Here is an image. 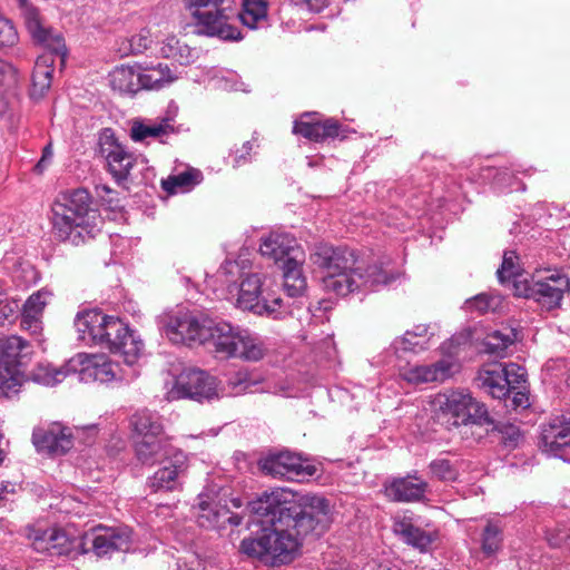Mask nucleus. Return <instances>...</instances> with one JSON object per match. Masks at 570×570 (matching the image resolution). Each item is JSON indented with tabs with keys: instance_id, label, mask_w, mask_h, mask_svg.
Masks as SVG:
<instances>
[{
	"instance_id": "obj_1",
	"label": "nucleus",
	"mask_w": 570,
	"mask_h": 570,
	"mask_svg": "<svg viewBox=\"0 0 570 570\" xmlns=\"http://www.w3.org/2000/svg\"><path fill=\"white\" fill-rule=\"evenodd\" d=\"M249 507L253 513L276 509L299 541L321 538L334 521V508L328 499L314 493L297 495L284 488L263 492Z\"/></svg>"
},
{
	"instance_id": "obj_2",
	"label": "nucleus",
	"mask_w": 570,
	"mask_h": 570,
	"mask_svg": "<svg viewBox=\"0 0 570 570\" xmlns=\"http://www.w3.org/2000/svg\"><path fill=\"white\" fill-rule=\"evenodd\" d=\"M255 514L261 517L262 529L254 537L242 540L240 552L273 566L293 561L298 553L301 541L288 523L276 509Z\"/></svg>"
},
{
	"instance_id": "obj_3",
	"label": "nucleus",
	"mask_w": 570,
	"mask_h": 570,
	"mask_svg": "<svg viewBox=\"0 0 570 570\" xmlns=\"http://www.w3.org/2000/svg\"><path fill=\"white\" fill-rule=\"evenodd\" d=\"M75 326L82 340H89L114 354H119L127 365L135 364L141 354L142 341L118 317L97 309L86 311L77 315Z\"/></svg>"
},
{
	"instance_id": "obj_4",
	"label": "nucleus",
	"mask_w": 570,
	"mask_h": 570,
	"mask_svg": "<svg viewBox=\"0 0 570 570\" xmlns=\"http://www.w3.org/2000/svg\"><path fill=\"white\" fill-rule=\"evenodd\" d=\"M311 261L323 271L322 283L325 291L346 296L362 286L364 275L361 268L355 266L356 258L352 250L318 244L311 255Z\"/></svg>"
},
{
	"instance_id": "obj_5",
	"label": "nucleus",
	"mask_w": 570,
	"mask_h": 570,
	"mask_svg": "<svg viewBox=\"0 0 570 570\" xmlns=\"http://www.w3.org/2000/svg\"><path fill=\"white\" fill-rule=\"evenodd\" d=\"M91 198L83 188L60 194L52 204V224L57 237L78 245L82 240L91 212Z\"/></svg>"
},
{
	"instance_id": "obj_6",
	"label": "nucleus",
	"mask_w": 570,
	"mask_h": 570,
	"mask_svg": "<svg viewBox=\"0 0 570 570\" xmlns=\"http://www.w3.org/2000/svg\"><path fill=\"white\" fill-rule=\"evenodd\" d=\"M208 335L205 344H212L215 353L224 357H238L245 361H258L264 356L263 343L248 330L234 327L226 322H207Z\"/></svg>"
},
{
	"instance_id": "obj_7",
	"label": "nucleus",
	"mask_w": 570,
	"mask_h": 570,
	"mask_svg": "<svg viewBox=\"0 0 570 570\" xmlns=\"http://www.w3.org/2000/svg\"><path fill=\"white\" fill-rule=\"evenodd\" d=\"M186 4L197 20L198 33L223 40L240 38V31L232 23L237 16L234 0H186Z\"/></svg>"
},
{
	"instance_id": "obj_8",
	"label": "nucleus",
	"mask_w": 570,
	"mask_h": 570,
	"mask_svg": "<svg viewBox=\"0 0 570 570\" xmlns=\"http://www.w3.org/2000/svg\"><path fill=\"white\" fill-rule=\"evenodd\" d=\"M436 403L451 426L493 424L487 406L473 397L468 390L445 391L438 395Z\"/></svg>"
},
{
	"instance_id": "obj_9",
	"label": "nucleus",
	"mask_w": 570,
	"mask_h": 570,
	"mask_svg": "<svg viewBox=\"0 0 570 570\" xmlns=\"http://www.w3.org/2000/svg\"><path fill=\"white\" fill-rule=\"evenodd\" d=\"M513 287L517 296L531 298L551 311L559 307L564 294L570 292V279L564 274L552 273L543 277L514 279Z\"/></svg>"
},
{
	"instance_id": "obj_10",
	"label": "nucleus",
	"mask_w": 570,
	"mask_h": 570,
	"mask_svg": "<svg viewBox=\"0 0 570 570\" xmlns=\"http://www.w3.org/2000/svg\"><path fill=\"white\" fill-rule=\"evenodd\" d=\"M131 544V532L127 528L98 525L80 537L81 554L92 553L97 558L110 557L115 552H126Z\"/></svg>"
},
{
	"instance_id": "obj_11",
	"label": "nucleus",
	"mask_w": 570,
	"mask_h": 570,
	"mask_svg": "<svg viewBox=\"0 0 570 570\" xmlns=\"http://www.w3.org/2000/svg\"><path fill=\"white\" fill-rule=\"evenodd\" d=\"M258 465L263 473L276 479L302 480L316 473L315 465L291 451L268 453L259 460Z\"/></svg>"
},
{
	"instance_id": "obj_12",
	"label": "nucleus",
	"mask_w": 570,
	"mask_h": 570,
	"mask_svg": "<svg viewBox=\"0 0 570 570\" xmlns=\"http://www.w3.org/2000/svg\"><path fill=\"white\" fill-rule=\"evenodd\" d=\"M99 153L107 161V170L118 185H124L138 161V156L128 151L120 144L111 129H106L99 137Z\"/></svg>"
},
{
	"instance_id": "obj_13",
	"label": "nucleus",
	"mask_w": 570,
	"mask_h": 570,
	"mask_svg": "<svg viewBox=\"0 0 570 570\" xmlns=\"http://www.w3.org/2000/svg\"><path fill=\"white\" fill-rule=\"evenodd\" d=\"M208 320L209 317L204 314L179 311L167 318L164 332L175 344H205V336L208 335Z\"/></svg>"
},
{
	"instance_id": "obj_14",
	"label": "nucleus",
	"mask_w": 570,
	"mask_h": 570,
	"mask_svg": "<svg viewBox=\"0 0 570 570\" xmlns=\"http://www.w3.org/2000/svg\"><path fill=\"white\" fill-rule=\"evenodd\" d=\"M69 368L78 375L79 381H99L101 383L124 377L119 364L110 361L105 354L79 353L69 360Z\"/></svg>"
},
{
	"instance_id": "obj_15",
	"label": "nucleus",
	"mask_w": 570,
	"mask_h": 570,
	"mask_svg": "<svg viewBox=\"0 0 570 570\" xmlns=\"http://www.w3.org/2000/svg\"><path fill=\"white\" fill-rule=\"evenodd\" d=\"M214 377L196 368L184 370L176 379L174 387L168 392L170 400L188 397L195 400L210 399L215 395Z\"/></svg>"
},
{
	"instance_id": "obj_16",
	"label": "nucleus",
	"mask_w": 570,
	"mask_h": 570,
	"mask_svg": "<svg viewBox=\"0 0 570 570\" xmlns=\"http://www.w3.org/2000/svg\"><path fill=\"white\" fill-rule=\"evenodd\" d=\"M262 286L263 278L259 274H248L239 285L237 306L257 315H273L277 312L281 307L282 298L276 297L268 302L267 297H262Z\"/></svg>"
},
{
	"instance_id": "obj_17",
	"label": "nucleus",
	"mask_w": 570,
	"mask_h": 570,
	"mask_svg": "<svg viewBox=\"0 0 570 570\" xmlns=\"http://www.w3.org/2000/svg\"><path fill=\"white\" fill-rule=\"evenodd\" d=\"M540 449L553 456L570 455V412L553 417L542 426Z\"/></svg>"
},
{
	"instance_id": "obj_18",
	"label": "nucleus",
	"mask_w": 570,
	"mask_h": 570,
	"mask_svg": "<svg viewBox=\"0 0 570 570\" xmlns=\"http://www.w3.org/2000/svg\"><path fill=\"white\" fill-rule=\"evenodd\" d=\"M80 537H71L65 530L50 529L37 535L32 542V548L37 552L49 553L50 556H71L81 554L79 551Z\"/></svg>"
},
{
	"instance_id": "obj_19",
	"label": "nucleus",
	"mask_w": 570,
	"mask_h": 570,
	"mask_svg": "<svg viewBox=\"0 0 570 570\" xmlns=\"http://www.w3.org/2000/svg\"><path fill=\"white\" fill-rule=\"evenodd\" d=\"M174 117L166 116L155 120L134 118L130 120L129 137L139 144H149L150 139L164 142V137L175 132Z\"/></svg>"
},
{
	"instance_id": "obj_20",
	"label": "nucleus",
	"mask_w": 570,
	"mask_h": 570,
	"mask_svg": "<svg viewBox=\"0 0 570 570\" xmlns=\"http://www.w3.org/2000/svg\"><path fill=\"white\" fill-rule=\"evenodd\" d=\"M22 9L26 27L32 39L45 47H49L55 52L60 53L65 50V40L60 33H53L51 29L42 26L39 12L29 6L28 0H17Z\"/></svg>"
},
{
	"instance_id": "obj_21",
	"label": "nucleus",
	"mask_w": 570,
	"mask_h": 570,
	"mask_svg": "<svg viewBox=\"0 0 570 570\" xmlns=\"http://www.w3.org/2000/svg\"><path fill=\"white\" fill-rule=\"evenodd\" d=\"M32 443L38 452L50 455H62L72 446L70 434L59 424L36 428L32 433Z\"/></svg>"
},
{
	"instance_id": "obj_22",
	"label": "nucleus",
	"mask_w": 570,
	"mask_h": 570,
	"mask_svg": "<svg viewBox=\"0 0 570 570\" xmlns=\"http://www.w3.org/2000/svg\"><path fill=\"white\" fill-rule=\"evenodd\" d=\"M180 452L175 449L164 435H155L150 439H136L135 440V454L137 460L145 465H154L156 463H164L169 460L171 455Z\"/></svg>"
},
{
	"instance_id": "obj_23",
	"label": "nucleus",
	"mask_w": 570,
	"mask_h": 570,
	"mask_svg": "<svg viewBox=\"0 0 570 570\" xmlns=\"http://www.w3.org/2000/svg\"><path fill=\"white\" fill-rule=\"evenodd\" d=\"M428 482L414 474L393 479L385 485V494L395 502H414L425 497Z\"/></svg>"
},
{
	"instance_id": "obj_24",
	"label": "nucleus",
	"mask_w": 570,
	"mask_h": 570,
	"mask_svg": "<svg viewBox=\"0 0 570 570\" xmlns=\"http://www.w3.org/2000/svg\"><path fill=\"white\" fill-rule=\"evenodd\" d=\"M463 340V336H453L441 345L444 356L429 364L433 383H443L460 372L456 354Z\"/></svg>"
},
{
	"instance_id": "obj_25",
	"label": "nucleus",
	"mask_w": 570,
	"mask_h": 570,
	"mask_svg": "<svg viewBox=\"0 0 570 570\" xmlns=\"http://www.w3.org/2000/svg\"><path fill=\"white\" fill-rule=\"evenodd\" d=\"M185 462L186 456L181 451L171 455L169 460H165L164 465L149 478V487L154 491H170L176 489L178 478L180 473L185 471Z\"/></svg>"
},
{
	"instance_id": "obj_26",
	"label": "nucleus",
	"mask_w": 570,
	"mask_h": 570,
	"mask_svg": "<svg viewBox=\"0 0 570 570\" xmlns=\"http://www.w3.org/2000/svg\"><path fill=\"white\" fill-rule=\"evenodd\" d=\"M46 48L50 52L38 57L32 72V87L30 95L35 99L42 98L51 86L55 56H59L62 59L66 55V49L63 52L57 53L49 47Z\"/></svg>"
},
{
	"instance_id": "obj_27",
	"label": "nucleus",
	"mask_w": 570,
	"mask_h": 570,
	"mask_svg": "<svg viewBox=\"0 0 570 570\" xmlns=\"http://www.w3.org/2000/svg\"><path fill=\"white\" fill-rule=\"evenodd\" d=\"M296 239L288 234L272 233L263 239L259 252L263 256L284 265L288 257H295Z\"/></svg>"
},
{
	"instance_id": "obj_28",
	"label": "nucleus",
	"mask_w": 570,
	"mask_h": 570,
	"mask_svg": "<svg viewBox=\"0 0 570 570\" xmlns=\"http://www.w3.org/2000/svg\"><path fill=\"white\" fill-rule=\"evenodd\" d=\"M293 132L308 140L321 142L327 138L337 137L341 132V125L332 118L324 121H305L302 119L294 122Z\"/></svg>"
},
{
	"instance_id": "obj_29",
	"label": "nucleus",
	"mask_w": 570,
	"mask_h": 570,
	"mask_svg": "<svg viewBox=\"0 0 570 570\" xmlns=\"http://www.w3.org/2000/svg\"><path fill=\"white\" fill-rule=\"evenodd\" d=\"M507 380L503 365L497 363L482 367L476 376L479 387L499 400L509 396Z\"/></svg>"
},
{
	"instance_id": "obj_30",
	"label": "nucleus",
	"mask_w": 570,
	"mask_h": 570,
	"mask_svg": "<svg viewBox=\"0 0 570 570\" xmlns=\"http://www.w3.org/2000/svg\"><path fill=\"white\" fill-rule=\"evenodd\" d=\"M284 277V289L291 297H301L307 289L306 277L303 274L302 263L296 257H288L281 265Z\"/></svg>"
},
{
	"instance_id": "obj_31",
	"label": "nucleus",
	"mask_w": 570,
	"mask_h": 570,
	"mask_svg": "<svg viewBox=\"0 0 570 570\" xmlns=\"http://www.w3.org/2000/svg\"><path fill=\"white\" fill-rule=\"evenodd\" d=\"M29 353V343L20 336H0V364L17 367Z\"/></svg>"
},
{
	"instance_id": "obj_32",
	"label": "nucleus",
	"mask_w": 570,
	"mask_h": 570,
	"mask_svg": "<svg viewBox=\"0 0 570 570\" xmlns=\"http://www.w3.org/2000/svg\"><path fill=\"white\" fill-rule=\"evenodd\" d=\"M130 425L134 432V439H150L164 433V426L160 417L150 411L144 410L136 412L130 417Z\"/></svg>"
},
{
	"instance_id": "obj_33",
	"label": "nucleus",
	"mask_w": 570,
	"mask_h": 570,
	"mask_svg": "<svg viewBox=\"0 0 570 570\" xmlns=\"http://www.w3.org/2000/svg\"><path fill=\"white\" fill-rule=\"evenodd\" d=\"M142 89H159L175 81L178 76L168 63L146 67L140 70Z\"/></svg>"
},
{
	"instance_id": "obj_34",
	"label": "nucleus",
	"mask_w": 570,
	"mask_h": 570,
	"mask_svg": "<svg viewBox=\"0 0 570 570\" xmlns=\"http://www.w3.org/2000/svg\"><path fill=\"white\" fill-rule=\"evenodd\" d=\"M197 522L205 529H223L226 524L228 509L199 498Z\"/></svg>"
},
{
	"instance_id": "obj_35",
	"label": "nucleus",
	"mask_w": 570,
	"mask_h": 570,
	"mask_svg": "<svg viewBox=\"0 0 570 570\" xmlns=\"http://www.w3.org/2000/svg\"><path fill=\"white\" fill-rule=\"evenodd\" d=\"M110 83L120 92L136 94L142 89L140 70L128 66L118 67L110 73Z\"/></svg>"
},
{
	"instance_id": "obj_36",
	"label": "nucleus",
	"mask_w": 570,
	"mask_h": 570,
	"mask_svg": "<svg viewBox=\"0 0 570 570\" xmlns=\"http://www.w3.org/2000/svg\"><path fill=\"white\" fill-rule=\"evenodd\" d=\"M203 180L202 171L195 168H188L177 175L168 176L161 180V187L168 194L178 191H188Z\"/></svg>"
},
{
	"instance_id": "obj_37",
	"label": "nucleus",
	"mask_w": 570,
	"mask_h": 570,
	"mask_svg": "<svg viewBox=\"0 0 570 570\" xmlns=\"http://www.w3.org/2000/svg\"><path fill=\"white\" fill-rule=\"evenodd\" d=\"M70 374H73V370L69 368V361L60 367L40 363L31 371L30 377L36 383L55 386Z\"/></svg>"
},
{
	"instance_id": "obj_38",
	"label": "nucleus",
	"mask_w": 570,
	"mask_h": 570,
	"mask_svg": "<svg viewBox=\"0 0 570 570\" xmlns=\"http://www.w3.org/2000/svg\"><path fill=\"white\" fill-rule=\"evenodd\" d=\"M237 18L250 29L258 28L266 21L267 4L263 0H244L243 10L240 12L237 10L234 20Z\"/></svg>"
},
{
	"instance_id": "obj_39",
	"label": "nucleus",
	"mask_w": 570,
	"mask_h": 570,
	"mask_svg": "<svg viewBox=\"0 0 570 570\" xmlns=\"http://www.w3.org/2000/svg\"><path fill=\"white\" fill-rule=\"evenodd\" d=\"M503 542V527L498 520H487V523L481 532V550L491 557L495 554L502 547Z\"/></svg>"
},
{
	"instance_id": "obj_40",
	"label": "nucleus",
	"mask_w": 570,
	"mask_h": 570,
	"mask_svg": "<svg viewBox=\"0 0 570 570\" xmlns=\"http://www.w3.org/2000/svg\"><path fill=\"white\" fill-rule=\"evenodd\" d=\"M395 531L407 544L419 549L422 552L426 551L433 542V537L430 532H426L410 522H400L396 525Z\"/></svg>"
},
{
	"instance_id": "obj_41",
	"label": "nucleus",
	"mask_w": 570,
	"mask_h": 570,
	"mask_svg": "<svg viewBox=\"0 0 570 570\" xmlns=\"http://www.w3.org/2000/svg\"><path fill=\"white\" fill-rule=\"evenodd\" d=\"M362 285L371 287L379 285H389L400 277V273L390 268L389 262H382L380 265H372L365 271Z\"/></svg>"
},
{
	"instance_id": "obj_42",
	"label": "nucleus",
	"mask_w": 570,
	"mask_h": 570,
	"mask_svg": "<svg viewBox=\"0 0 570 570\" xmlns=\"http://www.w3.org/2000/svg\"><path fill=\"white\" fill-rule=\"evenodd\" d=\"M160 53L165 58L177 60L180 65L189 63L193 58L191 49L181 43L176 36H168L164 40Z\"/></svg>"
},
{
	"instance_id": "obj_43",
	"label": "nucleus",
	"mask_w": 570,
	"mask_h": 570,
	"mask_svg": "<svg viewBox=\"0 0 570 570\" xmlns=\"http://www.w3.org/2000/svg\"><path fill=\"white\" fill-rule=\"evenodd\" d=\"M514 335L512 331L504 333L502 331H493L484 337L485 352L503 357L505 350L513 343Z\"/></svg>"
},
{
	"instance_id": "obj_44",
	"label": "nucleus",
	"mask_w": 570,
	"mask_h": 570,
	"mask_svg": "<svg viewBox=\"0 0 570 570\" xmlns=\"http://www.w3.org/2000/svg\"><path fill=\"white\" fill-rule=\"evenodd\" d=\"M502 304V297L499 295H491L481 293L464 302V307L468 311H476L481 314L488 312H495Z\"/></svg>"
},
{
	"instance_id": "obj_45",
	"label": "nucleus",
	"mask_w": 570,
	"mask_h": 570,
	"mask_svg": "<svg viewBox=\"0 0 570 570\" xmlns=\"http://www.w3.org/2000/svg\"><path fill=\"white\" fill-rule=\"evenodd\" d=\"M430 472L441 481L453 482L459 476V470L454 463L445 458H438L429 464Z\"/></svg>"
},
{
	"instance_id": "obj_46",
	"label": "nucleus",
	"mask_w": 570,
	"mask_h": 570,
	"mask_svg": "<svg viewBox=\"0 0 570 570\" xmlns=\"http://www.w3.org/2000/svg\"><path fill=\"white\" fill-rule=\"evenodd\" d=\"M490 425L492 426V431H498L501 442L507 448L514 449L518 446L522 439L519 426L511 423L495 422L494 420L493 424Z\"/></svg>"
},
{
	"instance_id": "obj_47",
	"label": "nucleus",
	"mask_w": 570,
	"mask_h": 570,
	"mask_svg": "<svg viewBox=\"0 0 570 570\" xmlns=\"http://www.w3.org/2000/svg\"><path fill=\"white\" fill-rule=\"evenodd\" d=\"M400 375L411 384L433 383L429 364L404 366L400 368Z\"/></svg>"
},
{
	"instance_id": "obj_48",
	"label": "nucleus",
	"mask_w": 570,
	"mask_h": 570,
	"mask_svg": "<svg viewBox=\"0 0 570 570\" xmlns=\"http://www.w3.org/2000/svg\"><path fill=\"white\" fill-rule=\"evenodd\" d=\"M395 353L400 352H413L419 353L428 348V340H419L405 333L402 337L394 340L392 344Z\"/></svg>"
},
{
	"instance_id": "obj_49",
	"label": "nucleus",
	"mask_w": 570,
	"mask_h": 570,
	"mask_svg": "<svg viewBox=\"0 0 570 570\" xmlns=\"http://www.w3.org/2000/svg\"><path fill=\"white\" fill-rule=\"evenodd\" d=\"M16 373L17 370L14 366L0 364V391L4 395L18 392L19 380Z\"/></svg>"
},
{
	"instance_id": "obj_50",
	"label": "nucleus",
	"mask_w": 570,
	"mask_h": 570,
	"mask_svg": "<svg viewBox=\"0 0 570 570\" xmlns=\"http://www.w3.org/2000/svg\"><path fill=\"white\" fill-rule=\"evenodd\" d=\"M518 259V256L515 252L509 250L505 252L503 255V261L501 267L498 269V278L501 283H505L507 281L513 278L519 279L517 276V265L515 262Z\"/></svg>"
},
{
	"instance_id": "obj_51",
	"label": "nucleus",
	"mask_w": 570,
	"mask_h": 570,
	"mask_svg": "<svg viewBox=\"0 0 570 570\" xmlns=\"http://www.w3.org/2000/svg\"><path fill=\"white\" fill-rule=\"evenodd\" d=\"M503 371L507 376V387L509 394L519 389L522 383L525 382V371L523 367L515 363H509L503 365Z\"/></svg>"
},
{
	"instance_id": "obj_52",
	"label": "nucleus",
	"mask_w": 570,
	"mask_h": 570,
	"mask_svg": "<svg viewBox=\"0 0 570 570\" xmlns=\"http://www.w3.org/2000/svg\"><path fill=\"white\" fill-rule=\"evenodd\" d=\"M129 51L134 55L142 53L153 43L150 31L147 29L140 30L139 33L132 36L129 40Z\"/></svg>"
},
{
	"instance_id": "obj_53",
	"label": "nucleus",
	"mask_w": 570,
	"mask_h": 570,
	"mask_svg": "<svg viewBox=\"0 0 570 570\" xmlns=\"http://www.w3.org/2000/svg\"><path fill=\"white\" fill-rule=\"evenodd\" d=\"M46 305L47 301L45 299L43 294L38 292L26 301L23 312L27 313V317H40Z\"/></svg>"
},
{
	"instance_id": "obj_54",
	"label": "nucleus",
	"mask_w": 570,
	"mask_h": 570,
	"mask_svg": "<svg viewBox=\"0 0 570 570\" xmlns=\"http://www.w3.org/2000/svg\"><path fill=\"white\" fill-rule=\"evenodd\" d=\"M18 40L13 24L6 18L0 17V48L11 47Z\"/></svg>"
},
{
	"instance_id": "obj_55",
	"label": "nucleus",
	"mask_w": 570,
	"mask_h": 570,
	"mask_svg": "<svg viewBox=\"0 0 570 570\" xmlns=\"http://www.w3.org/2000/svg\"><path fill=\"white\" fill-rule=\"evenodd\" d=\"M2 306L3 307L0 311V326H4L6 323H12L17 318L20 309L19 301L10 296Z\"/></svg>"
},
{
	"instance_id": "obj_56",
	"label": "nucleus",
	"mask_w": 570,
	"mask_h": 570,
	"mask_svg": "<svg viewBox=\"0 0 570 570\" xmlns=\"http://www.w3.org/2000/svg\"><path fill=\"white\" fill-rule=\"evenodd\" d=\"M96 194L110 208H112V209L120 208L118 194H117V191L111 189L109 186H107V185L96 186Z\"/></svg>"
},
{
	"instance_id": "obj_57",
	"label": "nucleus",
	"mask_w": 570,
	"mask_h": 570,
	"mask_svg": "<svg viewBox=\"0 0 570 570\" xmlns=\"http://www.w3.org/2000/svg\"><path fill=\"white\" fill-rule=\"evenodd\" d=\"M253 150V142L245 141L240 148L233 151V167H238L248 160V156Z\"/></svg>"
},
{
	"instance_id": "obj_58",
	"label": "nucleus",
	"mask_w": 570,
	"mask_h": 570,
	"mask_svg": "<svg viewBox=\"0 0 570 570\" xmlns=\"http://www.w3.org/2000/svg\"><path fill=\"white\" fill-rule=\"evenodd\" d=\"M21 327H23L24 330H29L32 333H38L40 331V317H27V313L22 311Z\"/></svg>"
},
{
	"instance_id": "obj_59",
	"label": "nucleus",
	"mask_w": 570,
	"mask_h": 570,
	"mask_svg": "<svg viewBox=\"0 0 570 570\" xmlns=\"http://www.w3.org/2000/svg\"><path fill=\"white\" fill-rule=\"evenodd\" d=\"M52 155H53V151H52V146L51 144H48L43 150H42V157L41 159L37 163V165L35 166V169L38 171V173H42L43 169L47 167L48 163L50 161V159L52 158Z\"/></svg>"
},
{
	"instance_id": "obj_60",
	"label": "nucleus",
	"mask_w": 570,
	"mask_h": 570,
	"mask_svg": "<svg viewBox=\"0 0 570 570\" xmlns=\"http://www.w3.org/2000/svg\"><path fill=\"white\" fill-rule=\"evenodd\" d=\"M7 79H14V70L11 65L0 59V85H2Z\"/></svg>"
},
{
	"instance_id": "obj_61",
	"label": "nucleus",
	"mask_w": 570,
	"mask_h": 570,
	"mask_svg": "<svg viewBox=\"0 0 570 570\" xmlns=\"http://www.w3.org/2000/svg\"><path fill=\"white\" fill-rule=\"evenodd\" d=\"M405 333L411 334L412 337L419 338V340H428L430 341L431 335H429V327L426 325H417L412 331H406Z\"/></svg>"
},
{
	"instance_id": "obj_62",
	"label": "nucleus",
	"mask_w": 570,
	"mask_h": 570,
	"mask_svg": "<svg viewBox=\"0 0 570 570\" xmlns=\"http://www.w3.org/2000/svg\"><path fill=\"white\" fill-rule=\"evenodd\" d=\"M527 402H528V397L525 396L524 393H521V392L514 393V396L512 399V405L514 407H519V406L525 407L528 405Z\"/></svg>"
},
{
	"instance_id": "obj_63",
	"label": "nucleus",
	"mask_w": 570,
	"mask_h": 570,
	"mask_svg": "<svg viewBox=\"0 0 570 570\" xmlns=\"http://www.w3.org/2000/svg\"><path fill=\"white\" fill-rule=\"evenodd\" d=\"M312 10L320 11L327 3V0H304Z\"/></svg>"
},
{
	"instance_id": "obj_64",
	"label": "nucleus",
	"mask_w": 570,
	"mask_h": 570,
	"mask_svg": "<svg viewBox=\"0 0 570 570\" xmlns=\"http://www.w3.org/2000/svg\"><path fill=\"white\" fill-rule=\"evenodd\" d=\"M564 538H567L566 534L562 537H559V535L554 537V535H549V534L547 535V540L551 547H560Z\"/></svg>"
}]
</instances>
